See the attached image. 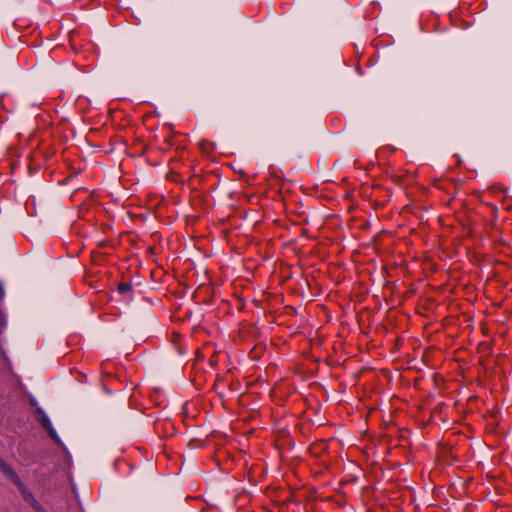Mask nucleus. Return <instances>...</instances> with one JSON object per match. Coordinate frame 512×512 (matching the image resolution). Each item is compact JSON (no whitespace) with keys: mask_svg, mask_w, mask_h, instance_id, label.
Returning <instances> with one entry per match:
<instances>
[{"mask_svg":"<svg viewBox=\"0 0 512 512\" xmlns=\"http://www.w3.org/2000/svg\"><path fill=\"white\" fill-rule=\"evenodd\" d=\"M0 471L18 488L22 486L23 481L16 471L3 458L0 457Z\"/></svg>","mask_w":512,"mask_h":512,"instance_id":"obj_1","label":"nucleus"},{"mask_svg":"<svg viewBox=\"0 0 512 512\" xmlns=\"http://www.w3.org/2000/svg\"><path fill=\"white\" fill-rule=\"evenodd\" d=\"M23 499L28 502L33 509H35L36 512H45L44 508L41 506V504L37 501V499L34 497L33 493L30 492L26 485L23 483L22 486L18 487Z\"/></svg>","mask_w":512,"mask_h":512,"instance_id":"obj_2","label":"nucleus"},{"mask_svg":"<svg viewBox=\"0 0 512 512\" xmlns=\"http://www.w3.org/2000/svg\"><path fill=\"white\" fill-rule=\"evenodd\" d=\"M36 412L38 414L39 422L41 423L42 427L45 430H48L51 427H53L52 424H51L50 419L48 418V416L45 414V412L41 408H37Z\"/></svg>","mask_w":512,"mask_h":512,"instance_id":"obj_3","label":"nucleus"},{"mask_svg":"<svg viewBox=\"0 0 512 512\" xmlns=\"http://www.w3.org/2000/svg\"><path fill=\"white\" fill-rule=\"evenodd\" d=\"M117 290L120 294H126L132 290V285L130 283H120L117 287Z\"/></svg>","mask_w":512,"mask_h":512,"instance_id":"obj_4","label":"nucleus"},{"mask_svg":"<svg viewBox=\"0 0 512 512\" xmlns=\"http://www.w3.org/2000/svg\"><path fill=\"white\" fill-rule=\"evenodd\" d=\"M7 325V320L5 314L0 310V335L4 331Z\"/></svg>","mask_w":512,"mask_h":512,"instance_id":"obj_5","label":"nucleus"},{"mask_svg":"<svg viewBox=\"0 0 512 512\" xmlns=\"http://www.w3.org/2000/svg\"><path fill=\"white\" fill-rule=\"evenodd\" d=\"M49 434V436L57 443L59 444L60 443V439H59V436L57 434V432L55 431V429L53 427H51L50 429L46 430Z\"/></svg>","mask_w":512,"mask_h":512,"instance_id":"obj_6","label":"nucleus"}]
</instances>
